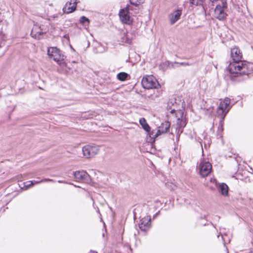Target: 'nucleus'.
Returning a JSON list of instances; mask_svg holds the SVG:
<instances>
[{
  "instance_id": "obj_1",
  "label": "nucleus",
  "mask_w": 253,
  "mask_h": 253,
  "mask_svg": "<svg viewBox=\"0 0 253 253\" xmlns=\"http://www.w3.org/2000/svg\"><path fill=\"white\" fill-rule=\"evenodd\" d=\"M231 57L233 62L227 68L231 78L248 74V65L242 61V53L239 47L234 46L231 49Z\"/></svg>"
},
{
  "instance_id": "obj_2",
  "label": "nucleus",
  "mask_w": 253,
  "mask_h": 253,
  "mask_svg": "<svg viewBox=\"0 0 253 253\" xmlns=\"http://www.w3.org/2000/svg\"><path fill=\"white\" fill-rule=\"evenodd\" d=\"M47 54L49 58L56 62L62 67L66 66L64 61V55L62 54L61 51L56 47H50L48 48Z\"/></svg>"
},
{
  "instance_id": "obj_3",
  "label": "nucleus",
  "mask_w": 253,
  "mask_h": 253,
  "mask_svg": "<svg viewBox=\"0 0 253 253\" xmlns=\"http://www.w3.org/2000/svg\"><path fill=\"white\" fill-rule=\"evenodd\" d=\"M226 8V0L219 1V3H217L216 7L214 9L213 16L219 20L225 19L227 16L226 13L225 12Z\"/></svg>"
},
{
  "instance_id": "obj_4",
  "label": "nucleus",
  "mask_w": 253,
  "mask_h": 253,
  "mask_svg": "<svg viewBox=\"0 0 253 253\" xmlns=\"http://www.w3.org/2000/svg\"><path fill=\"white\" fill-rule=\"evenodd\" d=\"M142 84L144 88L147 89L157 88L160 84L153 76H147L143 77Z\"/></svg>"
},
{
  "instance_id": "obj_5",
  "label": "nucleus",
  "mask_w": 253,
  "mask_h": 253,
  "mask_svg": "<svg viewBox=\"0 0 253 253\" xmlns=\"http://www.w3.org/2000/svg\"><path fill=\"white\" fill-rule=\"evenodd\" d=\"M99 151L98 146L87 145L82 148L83 155L86 158L93 157L97 155Z\"/></svg>"
},
{
  "instance_id": "obj_6",
  "label": "nucleus",
  "mask_w": 253,
  "mask_h": 253,
  "mask_svg": "<svg viewBox=\"0 0 253 253\" xmlns=\"http://www.w3.org/2000/svg\"><path fill=\"white\" fill-rule=\"evenodd\" d=\"M170 126V125L169 122H165L158 127V130H153L152 132L150 133V137L153 139H155L161 134L167 132Z\"/></svg>"
},
{
  "instance_id": "obj_7",
  "label": "nucleus",
  "mask_w": 253,
  "mask_h": 253,
  "mask_svg": "<svg viewBox=\"0 0 253 253\" xmlns=\"http://www.w3.org/2000/svg\"><path fill=\"white\" fill-rule=\"evenodd\" d=\"M212 166L209 162H206L205 160H201L198 169L200 175L202 177L208 176L211 172Z\"/></svg>"
},
{
  "instance_id": "obj_8",
  "label": "nucleus",
  "mask_w": 253,
  "mask_h": 253,
  "mask_svg": "<svg viewBox=\"0 0 253 253\" xmlns=\"http://www.w3.org/2000/svg\"><path fill=\"white\" fill-rule=\"evenodd\" d=\"M129 8L130 6L127 5L125 8L121 9L119 12L120 19L125 24H130L132 22L129 15Z\"/></svg>"
},
{
  "instance_id": "obj_9",
  "label": "nucleus",
  "mask_w": 253,
  "mask_h": 253,
  "mask_svg": "<svg viewBox=\"0 0 253 253\" xmlns=\"http://www.w3.org/2000/svg\"><path fill=\"white\" fill-rule=\"evenodd\" d=\"M46 28L35 25L32 30L31 35L35 39H40L41 36L46 33Z\"/></svg>"
},
{
  "instance_id": "obj_10",
  "label": "nucleus",
  "mask_w": 253,
  "mask_h": 253,
  "mask_svg": "<svg viewBox=\"0 0 253 253\" xmlns=\"http://www.w3.org/2000/svg\"><path fill=\"white\" fill-rule=\"evenodd\" d=\"M74 175L77 180L88 182L90 180L89 175L84 170L76 171L74 173Z\"/></svg>"
},
{
  "instance_id": "obj_11",
  "label": "nucleus",
  "mask_w": 253,
  "mask_h": 253,
  "mask_svg": "<svg viewBox=\"0 0 253 253\" xmlns=\"http://www.w3.org/2000/svg\"><path fill=\"white\" fill-rule=\"evenodd\" d=\"M182 14V11L179 9L175 10L168 15V18L171 25L174 24L179 19Z\"/></svg>"
},
{
  "instance_id": "obj_12",
  "label": "nucleus",
  "mask_w": 253,
  "mask_h": 253,
  "mask_svg": "<svg viewBox=\"0 0 253 253\" xmlns=\"http://www.w3.org/2000/svg\"><path fill=\"white\" fill-rule=\"evenodd\" d=\"M151 218L149 216H145L142 218L139 224L140 229L142 231H146L150 226Z\"/></svg>"
},
{
  "instance_id": "obj_13",
  "label": "nucleus",
  "mask_w": 253,
  "mask_h": 253,
  "mask_svg": "<svg viewBox=\"0 0 253 253\" xmlns=\"http://www.w3.org/2000/svg\"><path fill=\"white\" fill-rule=\"evenodd\" d=\"M76 7L77 2L76 1L73 3L71 1L67 2L63 8V11L64 13H70L76 10Z\"/></svg>"
},
{
  "instance_id": "obj_14",
  "label": "nucleus",
  "mask_w": 253,
  "mask_h": 253,
  "mask_svg": "<svg viewBox=\"0 0 253 253\" xmlns=\"http://www.w3.org/2000/svg\"><path fill=\"white\" fill-rule=\"evenodd\" d=\"M47 181H53V180L48 179V178H44L40 181L33 180V181H29L25 183H24L25 185L24 188L25 189H27L33 186L35 184L41 183L42 182H47Z\"/></svg>"
},
{
  "instance_id": "obj_15",
  "label": "nucleus",
  "mask_w": 253,
  "mask_h": 253,
  "mask_svg": "<svg viewBox=\"0 0 253 253\" xmlns=\"http://www.w3.org/2000/svg\"><path fill=\"white\" fill-rule=\"evenodd\" d=\"M230 99L228 97H225L223 100L220 102L219 106H221L224 110H228V112L231 108L230 106Z\"/></svg>"
},
{
  "instance_id": "obj_16",
  "label": "nucleus",
  "mask_w": 253,
  "mask_h": 253,
  "mask_svg": "<svg viewBox=\"0 0 253 253\" xmlns=\"http://www.w3.org/2000/svg\"><path fill=\"white\" fill-rule=\"evenodd\" d=\"M216 112L217 117L219 118L221 121H223L228 113V110H224L221 106H218Z\"/></svg>"
},
{
  "instance_id": "obj_17",
  "label": "nucleus",
  "mask_w": 253,
  "mask_h": 253,
  "mask_svg": "<svg viewBox=\"0 0 253 253\" xmlns=\"http://www.w3.org/2000/svg\"><path fill=\"white\" fill-rule=\"evenodd\" d=\"M139 123L142 126V127L150 135L151 128L149 125L147 123L146 120L145 118H142L139 120Z\"/></svg>"
},
{
  "instance_id": "obj_18",
  "label": "nucleus",
  "mask_w": 253,
  "mask_h": 253,
  "mask_svg": "<svg viewBox=\"0 0 253 253\" xmlns=\"http://www.w3.org/2000/svg\"><path fill=\"white\" fill-rule=\"evenodd\" d=\"M219 190L222 195L227 196L228 193V187L226 184L223 183L219 185Z\"/></svg>"
},
{
  "instance_id": "obj_19",
  "label": "nucleus",
  "mask_w": 253,
  "mask_h": 253,
  "mask_svg": "<svg viewBox=\"0 0 253 253\" xmlns=\"http://www.w3.org/2000/svg\"><path fill=\"white\" fill-rule=\"evenodd\" d=\"M128 74L125 72H121L117 75V78L119 80L124 81L126 80Z\"/></svg>"
},
{
  "instance_id": "obj_20",
  "label": "nucleus",
  "mask_w": 253,
  "mask_h": 253,
  "mask_svg": "<svg viewBox=\"0 0 253 253\" xmlns=\"http://www.w3.org/2000/svg\"><path fill=\"white\" fill-rule=\"evenodd\" d=\"M6 40V35L3 33L2 31H0V47H1L2 44Z\"/></svg>"
},
{
  "instance_id": "obj_21",
  "label": "nucleus",
  "mask_w": 253,
  "mask_h": 253,
  "mask_svg": "<svg viewBox=\"0 0 253 253\" xmlns=\"http://www.w3.org/2000/svg\"><path fill=\"white\" fill-rule=\"evenodd\" d=\"M131 4L135 6H138L143 3L145 0H129Z\"/></svg>"
},
{
  "instance_id": "obj_22",
  "label": "nucleus",
  "mask_w": 253,
  "mask_h": 253,
  "mask_svg": "<svg viewBox=\"0 0 253 253\" xmlns=\"http://www.w3.org/2000/svg\"><path fill=\"white\" fill-rule=\"evenodd\" d=\"M170 63L169 61H166L163 63H162L160 67L163 69V70H166L168 66L169 65Z\"/></svg>"
},
{
  "instance_id": "obj_23",
  "label": "nucleus",
  "mask_w": 253,
  "mask_h": 253,
  "mask_svg": "<svg viewBox=\"0 0 253 253\" xmlns=\"http://www.w3.org/2000/svg\"><path fill=\"white\" fill-rule=\"evenodd\" d=\"M191 3L195 5H201L202 3L203 0H190Z\"/></svg>"
},
{
  "instance_id": "obj_24",
  "label": "nucleus",
  "mask_w": 253,
  "mask_h": 253,
  "mask_svg": "<svg viewBox=\"0 0 253 253\" xmlns=\"http://www.w3.org/2000/svg\"><path fill=\"white\" fill-rule=\"evenodd\" d=\"M80 22L81 23L84 24L85 23V22H89V19L86 17L83 16L81 17Z\"/></svg>"
},
{
  "instance_id": "obj_25",
  "label": "nucleus",
  "mask_w": 253,
  "mask_h": 253,
  "mask_svg": "<svg viewBox=\"0 0 253 253\" xmlns=\"http://www.w3.org/2000/svg\"><path fill=\"white\" fill-rule=\"evenodd\" d=\"M59 14L56 13L52 15L48 16L49 18H48V20H54L55 18H57L59 16Z\"/></svg>"
},
{
  "instance_id": "obj_26",
  "label": "nucleus",
  "mask_w": 253,
  "mask_h": 253,
  "mask_svg": "<svg viewBox=\"0 0 253 253\" xmlns=\"http://www.w3.org/2000/svg\"><path fill=\"white\" fill-rule=\"evenodd\" d=\"M175 63L183 66H189L191 65V64H189L188 62H175Z\"/></svg>"
},
{
  "instance_id": "obj_27",
  "label": "nucleus",
  "mask_w": 253,
  "mask_h": 253,
  "mask_svg": "<svg viewBox=\"0 0 253 253\" xmlns=\"http://www.w3.org/2000/svg\"><path fill=\"white\" fill-rule=\"evenodd\" d=\"M124 38L125 39H124V41H125V42L128 43H130L131 42V39H129L127 37V35H125Z\"/></svg>"
},
{
  "instance_id": "obj_28",
  "label": "nucleus",
  "mask_w": 253,
  "mask_h": 253,
  "mask_svg": "<svg viewBox=\"0 0 253 253\" xmlns=\"http://www.w3.org/2000/svg\"><path fill=\"white\" fill-rule=\"evenodd\" d=\"M210 181L211 183H212L213 184H214V185L215 186L216 185V180L214 178H211L210 179Z\"/></svg>"
},
{
  "instance_id": "obj_29",
  "label": "nucleus",
  "mask_w": 253,
  "mask_h": 253,
  "mask_svg": "<svg viewBox=\"0 0 253 253\" xmlns=\"http://www.w3.org/2000/svg\"><path fill=\"white\" fill-rule=\"evenodd\" d=\"M89 253H97L94 251H90Z\"/></svg>"
},
{
  "instance_id": "obj_30",
  "label": "nucleus",
  "mask_w": 253,
  "mask_h": 253,
  "mask_svg": "<svg viewBox=\"0 0 253 253\" xmlns=\"http://www.w3.org/2000/svg\"><path fill=\"white\" fill-rule=\"evenodd\" d=\"M211 188H214V187L213 186H211Z\"/></svg>"
}]
</instances>
